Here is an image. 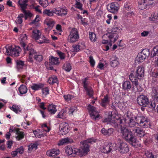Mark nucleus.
Returning a JSON list of instances; mask_svg holds the SVG:
<instances>
[{"mask_svg": "<svg viewBox=\"0 0 158 158\" xmlns=\"http://www.w3.org/2000/svg\"><path fill=\"white\" fill-rule=\"evenodd\" d=\"M135 118V121L133 117L127 115L126 117L123 118L122 119L120 118L115 119L112 118L111 115H109L107 118L103 120L102 122L108 123V124L115 128L118 127V125L122 123L130 127H135L137 123L139 124L140 126L143 128L148 127L149 123L147 119L143 116H136Z\"/></svg>", "mask_w": 158, "mask_h": 158, "instance_id": "f257e3e1", "label": "nucleus"}, {"mask_svg": "<svg viewBox=\"0 0 158 158\" xmlns=\"http://www.w3.org/2000/svg\"><path fill=\"white\" fill-rule=\"evenodd\" d=\"M121 133L122 138L132 146L135 148L140 146V142L135 137L130 129L121 125Z\"/></svg>", "mask_w": 158, "mask_h": 158, "instance_id": "f03ea898", "label": "nucleus"}, {"mask_svg": "<svg viewBox=\"0 0 158 158\" xmlns=\"http://www.w3.org/2000/svg\"><path fill=\"white\" fill-rule=\"evenodd\" d=\"M65 153L68 156L71 155L73 156H75L76 155L81 156H85L81 148V149H78L68 146L65 147Z\"/></svg>", "mask_w": 158, "mask_h": 158, "instance_id": "7ed1b4c3", "label": "nucleus"}, {"mask_svg": "<svg viewBox=\"0 0 158 158\" xmlns=\"http://www.w3.org/2000/svg\"><path fill=\"white\" fill-rule=\"evenodd\" d=\"M133 72L132 73L131 72V73L129 75V78H137L138 79H141L144 76V69L141 67L139 66L138 67V69L136 71L134 74H133Z\"/></svg>", "mask_w": 158, "mask_h": 158, "instance_id": "20e7f679", "label": "nucleus"}, {"mask_svg": "<svg viewBox=\"0 0 158 158\" xmlns=\"http://www.w3.org/2000/svg\"><path fill=\"white\" fill-rule=\"evenodd\" d=\"M79 38L78 32L76 29L73 28L68 37L69 41L70 43L76 42Z\"/></svg>", "mask_w": 158, "mask_h": 158, "instance_id": "39448f33", "label": "nucleus"}, {"mask_svg": "<svg viewBox=\"0 0 158 158\" xmlns=\"http://www.w3.org/2000/svg\"><path fill=\"white\" fill-rule=\"evenodd\" d=\"M137 100L138 104L143 107H147V104L149 102V99L147 97L143 95L139 96Z\"/></svg>", "mask_w": 158, "mask_h": 158, "instance_id": "423d86ee", "label": "nucleus"}, {"mask_svg": "<svg viewBox=\"0 0 158 158\" xmlns=\"http://www.w3.org/2000/svg\"><path fill=\"white\" fill-rule=\"evenodd\" d=\"M5 48L7 55L14 56H19V51L16 49V48H13L12 46H6L5 47Z\"/></svg>", "mask_w": 158, "mask_h": 158, "instance_id": "0eeeda50", "label": "nucleus"}, {"mask_svg": "<svg viewBox=\"0 0 158 158\" xmlns=\"http://www.w3.org/2000/svg\"><path fill=\"white\" fill-rule=\"evenodd\" d=\"M95 142V141L94 140L92 139H90L85 141V142L83 143L81 147V148L85 155L87 154V153L89 150V146L88 143H92Z\"/></svg>", "mask_w": 158, "mask_h": 158, "instance_id": "6e6552de", "label": "nucleus"}, {"mask_svg": "<svg viewBox=\"0 0 158 158\" xmlns=\"http://www.w3.org/2000/svg\"><path fill=\"white\" fill-rule=\"evenodd\" d=\"M88 109L89 110V114L95 120L97 119L100 116L98 114V111L96 110V108L94 106L89 105L88 107Z\"/></svg>", "mask_w": 158, "mask_h": 158, "instance_id": "1a4fd4ad", "label": "nucleus"}, {"mask_svg": "<svg viewBox=\"0 0 158 158\" xmlns=\"http://www.w3.org/2000/svg\"><path fill=\"white\" fill-rule=\"evenodd\" d=\"M87 78H86L82 80L83 86L87 94L90 97H92L93 95V90L91 87L88 85V82L86 81Z\"/></svg>", "mask_w": 158, "mask_h": 158, "instance_id": "9d476101", "label": "nucleus"}, {"mask_svg": "<svg viewBox=\"0 0 158 158\" xmlns=\"http://www.w3.org/2000/svg\"><path fill=\"white\" fill-rule=\"evenodd\" d=\"M119 9V5L116 2L111 3L107 6L108 11L114 14L117 13Z\"/></svg>", "mask_w": 158, "mask_h": 158, "instance_id": "9b49d317", "label": "nucleus"}, {"mask_svg": "<svg viewBox=\"0 0 158 158\" xmlns=\"http://www.w3.org/2000/svg\"><path fill=\"white\" fill-rule=\"evenodd\" d=\"M69 125L66 123L60 124V125L59 134L60 135H63L67 133L69 131Z\"/></svg>", "mask_w": 158, "mask_h": 158, "instance_id": "f8f14e48", "label": "nucleus"}, {"mask_svg": "<svg viewBox=\"0 0 158 158\" xmlns=\"http://www.w3.org/2000/svg\"><path fill=\"white\" fill-rule=\"evenodd\" d=\"M26 43H22V47L23 48L24 50V53H27V51H29L30 56L37 53L36 51L31 47V45H30V46L29 45H28L26 47Z\"/></svg>", "mask_w": 158, "mask_h": 158, "instance_id": "ddd939ff", "label": "nucleus"}, {"mask_svg": "<svg viewBox=\"0 0 158 158\" xmlns=\"http://www.w3.org/2000/svg\"><path fill=\"white\" fill-rule=\"evenodd\" d=\"M106 36H107L110 39V46H111L112 45L111 43L112 42L111 39L113 38L114 36H115L114 39V40L113 42L114 43L117 40L119 36L118 34L114 32L111 34L109 33L105 34L103 36V37L105 38Z\"/></svg>", "mask_w": 158, "mask_h": 158, "instance_id": "4468645a", "label": "nucleus"}, {"mask_svg": "<svg viewBox=\"0 0 158 158\" xmlns=\"http://www.w3.org/2000/svg\"><path fill=\"white\" fill-rule=\"evenodd\" d=\"M118 150L121 153H126L128 152L129 148L128 145L125 143L119 145Z\"/></svg>", "mask_w": 158, "mask_h": 158, "instance_id": "2eb2a0df", "label": "nucleus"}, {"mask_svg": "<svg viewBox=\"0 0 158 158\" xmlns=\"http://www.w3.org/2000/svg\"><path fill=\"white\" fill-rule=\"evenodd\" d=\"M133 131H135L134 132L136 133L137 135L140 137H143L148 134L141 128L135 127Z\"/></svg>", "mask_w": 158, "mask_h": 158, "instance_id": "dca6fc26", "label": "nucleus"}, {"mask_svg": "<svg viewBox=\"0 0 158 158\" xmlns=\"http://www.w3.org/2000/svg\"><path fill=\"white\" fill-rule=\"evenodd\" d=\"M59 154V150H57L56 149L48 151L46 152V154L49 156H56Z\"/></svg>", "mask_w": 158, "mask_h": 158, "instance_id": "f3484780", "label": "nucleus"}, {"mask_svg": "<svg viewBox=\"0 0 158 158\" xmlns=\"http://www.w3.org/2000/svg\"><path fill=\"white\" fill-rule=\"evenodd\" d=\"M102 133L105 135H110L113 133V129L110 128L106 129L104 128H102L101 131Z\"/></svg>", "mask_w": 158, "mask_h": 158, "instance_id": "a211bd4d", "label": "nucleus"}, {"mask_svg": "<svg viewBox=\"0 0 158 158\" xmlns=\"http://www.w3.org/2000/svg\"><path fill=\"white\" fill-rule=\"evenodd\" d=\"M41 35V33L40 31L35 29L33 31L32 37L35 40H38L40 37Z\"/></svg>", "mask_w": 158, "mask_h": 158, "instance_id": "6ab92c4d", "label": "nucleus"}, {"mask_svg": "<svg viewBox=\"0 0 158 158\" xmlns=\"http://www.w3.org/2000/svg\"><path fill=\"white\" fill-rule=\"evenodd\" d=\"M15 131L16 134L17 135L16 138L18 140H20L24 138V132L20 131L19 128L17 130Z\"/></svg>", "mask_w": 158, "mask_h": 158, "instance_id": "aec40b11", "label": "nucleus"}, {"mask_svg": "<svg viewBox=\"0 0 158 158\" xmlns=\"http://www.w3.org/2000/svg\"><path fill=\"white\" fill-rule=\"evenodd\" d=\"M73 142V140L72 139L67 137L61 140L58 143L59 145H62L64 143H71Z\"/></svg>", "mask_w": 158, "mask_h": 158, "instance_id": "412c9836", "label": "nucleus"}, {"mask_svg": "<svg viewBox=\"0 0 158 158\" xmlns=\"http://www.w3.org/2000/svg\"><path fill=\"white\" fill-rule=\"evenodd\" d=\"M109 102V100L108 99V96L107 95L104 96L103 98L102 99L101 105L103 107H105L107 104Z\"/></svg>", "mask_w": 158, "mask_h": 158, "instance_id": "4be33fe9", "label": "nucleus"}, {"mask_svg": "<svg viewBox=\"0 0 158 158\" xmlns=\"http://www.w3.org/2000/svg\"><path fill=\"white\" fill-rule=\"evenodd\" d=\"M132 86L131 83L128 81H125L123 84V88L124 89L128 90L130 89Z\"/></svg>", "mask_w": 158, "mask_h": 158, "instance_id": "5701e85b", "label": "nucleus"}, {"mask_svg": "<svg viewBox=\"0 0 158 158\" xmlns=\"http://www.w3.org/2000/svg\"><path fill=\"white\" fill-rule=\"evenodd\" d=\"M28 1V0H19L18 3L20 6L21 9L27 8V5L26 3Z\"/></svg>", "mask_w": 158, "mask_h": 158, "instance_id": "b1692460", "label": "nucleus"}, {"mask_svg": "<svg viewBox=\"0 0 158 158\" xmlns=\"http://www.w3.org/2000/svg\"><path fill=\"white\" fill-rule=\"evenodd\" d=\"M18 90L20 93L21 94H23L27 93V87L25 85H22L19 87Z\"/></svg>", "mask_w": 158, "mask_h": 158, "instance_id": "393cba45", "label": "nucleus"}, {"mask_svg": "<svg viewBox=\"0 0 158 158\" xmlns=\"http://www.w3.org/2000/svg\"><path fill=\"white\" fill-rule=\"evenodd\" d=\"M58 58L54 57L52 56H50L49 63L52 65H56L58 63Z\"/></svg>", "mask_w": 158, "mask_h": 158, "instance_id": "a878e982", "label": "nucleus"}, {"mask_svg": "<svg viewBox=\"0 0 158 158\" xmlns=\"http://www.w3.org/2000/svg\"><path fill=\"white\" fill-rule=\"evenodd\" d=\"M146 2L145 0H141L139 2V9L141 10H143L146 8V6L147 4H145V3Z\"/></svg>", "mask_w": 158, "mask_h": 158, "instance_id": "bb28decb", "label": "nucleus"}, {"mask_svg": "<svg viewBox=\"0 0 158 158\" xmlns=\"http://www.w3.org/2000/svg\"><path fill=\"white\" fill-rule=\"evenodd\" d=\"M112 150V149L110 148V145H108L104 146L103 148L101 149V152L105 153H108Z\"/></svg>", "mask_w": 158, "mask_h": 158, "instance_id": "cd10ccee", "label": "nucleus"}, {"mask_svg": "<svg viewBox=\"0 0 158 158\" xmlns=\"http://www.w3.org/2000/svg\"><path fill=\"white\" fill-rule=\"evenodd\" d=\"M56 107L55 105H50L48 108V110L51 114H54L56 111Z\"/></svg>", "mask_w": 158, "mask_h": 158, "instance_id": "c85d7f7f", "label": "nucleus"}, {"mask_svg": "<svg viewBox=\"0 0 158 158\" xmlns=\"http://www.w3.org/2000/svg\"><path fill=\"white\" fill-rule=\"evenodd\" d=\"M146 56H144L140 52L139 54L136 58V60L139 62H141L145 59Z\"/></svg>", "mask_w": 158, "mask_h": 158, "instance_id": "c756f323", "label": "nucleus"}, {"mask_svg": "<svg viewBox=\"0 0 158 158\" xmlns=\"http://www.w3.org/2000/svg\"><path fill=\"white\" fill-rule=\"evenodd\" d=\"M16 67L19 70L20 69H22L24 65V62L19 60H17L16 61Z\"/></svg>", "mask_w": 158, "mask_h": 158, "instance_id": "7c9ffc66", "label": "nucleus"}, {"mask_svg": "<svg viewBox=\"0 0 158 158\" xmlns=\"http://www.w3.org/2000/svg\"><path fill=\"white\" fill-rule=\"evenodd\" d=\"M63 69L66 71L69 72L72 69V68L71 66L69 63H66L64 64L63 66Z\"/></svg>", "mask_w": 158, "mask_h": 158, "instance_id": "2f4dec72", "label": "nucleus"}, {"mask_svg": "<svg viewBox=\"0 0 158 158\" xmlns=\"http://www.w3.org/2000/svg\"><path fill=\"white\" fill-rule=\"evenodd\" d=\"M44 85L42 84H33L31 86L32 89L34 90H37L40 89L44 87Z\"/></svg>", "mask_w": 158, "mask_h": 158, "instance_id": "473e14b6", "label": "nucleus"}, {"mask_svg": "<svg viewBox=\"0 0 158 158\" xmlns=\"http://www.w3.org/2000/svg\"><path fill=\"white\" fill-rule=\"evenodd\" d=\"M147 104V106L152 109V110L155 109L156 105L155 101H152L150 102L149 101L148 103Z\"/></svg>", "mask_w": 158, "mask_h": 158, "instance_id": "72a5a7b5", "label": "nucleus"}, {"mask_svg": "<svg viewBox=\"0 0 158 158\" xmlns=\"http://www.w3.org/2000/svg\"><path fill=\"white\" fill-rule=\"evenodd\" d=\"M55 13V11H50L49 10L45 9L43 11V14L44 15H47L49 16H52Z\"/></svg>", "mask_w": 158, "mask_h": 158, "instance_id": "f704fd0d", "label": "nucleus"}, {"mask_svg": "<svg viewBox=\"0 0 158 158\" xmlns=\"http://www.w3.org/2000/svg\"><path fill=\"white\" fill-rule=\"evenodd\" d=\"M89 38L90 40L93 42L96 41V35L93 32H89Z\"/></svg>", "mask_w": 158, "mask_h": 158, "instance_id": "c9c22d12", "label": "nucleus"}, {"mask_svg": "<svg viewBox=\"0 0 158 158\" xmlns=\"http://www.w3.org/2000/svg\"><path fill=\"white\" fill-rule=\"evenodd\" d=\"M141 53L142 54L146 56V57H148L150 55L149 49L146 48L143 49Z\"/></svg>", "mask_w": 158, "mask_h": 158, "instance_id": "e433bc0d", "label": "nucleus"}, {"mask_svg": "<svg viewBox=\"0 0 158 158\" xmlns=\"http://www.w3.org/2000/svg\"><path fill=\"white\" fill-rule=\"evenodd\" d=\"M110 64L111 66L114 67L117 66L119 64V62L117 59H114L110 62Z\"/></svg>", "mask_w": 158, "mask_h": 158, "instance_id": "4c0bfd02", "label": "nucleus"}, {"mask_svg": "<svg viewBox=\"0 0 158 158\" xmlns=\"http://www.w3.org/2000/svg\"><path fill=\"white\" fill-rule=\"evenodd\" d=\"M34 59L38 62L41 61L43 59V57L41 55H35L34 56Z\"/></svg>", "mask_w": 158, "mask_h": 158, "instance_id": "58836bf2", "label": "nucleus"}, {"mask_svg": "<svg viewBox=\"0 0 158 158\" xmlns=\"http://www.w3.org/2000/svg\"><path fill=\"white\" fill-rule=\"evenodd\" d=\"M40 4L43 7H46L48 5V2L47 0L42 1V2H39Z\"/></svg>", "mask_w": 158, "mask_h": 158, "instance_id": "ea45409f", "label": "nucleus"}, {"mask_svg": "<svg viewBox=\"0 0 158 158\" xmlns=\"http://www.w3.org/2000/svg\"><path fill=\"white\" fill-rule=\"evenodd\" d=\"M26 8H24V9H21L22 10L25 14L26 17H31L32 16V14L29 12H27L25 9Z\"/></svg>", "mask_w": 158, "mask_h": 158, "instance_id": "a19ab883", "label": "nucleus"}, {"mask_svg": "<svg viewBox=\"0 0 158 158\" xmlns=\"http://www.w3.org/2000/svg\"><path fill=\"white\" fill-rule=\"evenodd\" d=\"M154 53H153L152 57H154L158 55V45L155 47L153 49Z\"/></svg>", "mask_w": 158, "mask_h": 158, "instance_id": "79ce46f5", "label": "nucleus"}, {"mask_svg": "<svg viewBox=\"0 0 158 158\" xmlns=\"http://www.w3.org/2000/svg\"><path fill=\"white\" fill-rule=\"evenodd\" d=\"M80 46L78 45H73V52H78L80 49Z\"/></svg>", "mask_w": 158, "mask_h": 158, "instance_id": "37998d69", "label": "nucleus"}, {"mask_svg": "<svg viewBox=\"0 0 158 158\" xmlns=\"http://www.w3.org/2000/svg\"><path fill=\"white\" fill-rule=\"evenodd\" d=\"M56 52L59 55L60 58L61 59H64L65 57V55L64 53H63L59 50L56 51Z\"/></svg>", "mask_w": 158, "mask_h": 158, "instance_id": "c03bdc74", "label": "nucleus"}, {"mask_svg": "<svg viewBox=\"0 0 158 158\" xmlns=\"http://www.w3.org/2000/svg\"><path fill=\"white\" fill-rule=\"evenodd\" d=\"M64 97L66 101H70L71 99L73 98V97L70 94H68L67 95H64Z\"/></svg>", "mask_w": 158, "mask_h": 158, "instance_id": "a18cd8bd", "label": "nucleus"}, {"mask_svg": "<svg viewBox=\"0 0 158 158\" xmlns=\"http://www.w3.org/2000/svg\"><path fill=\"white\" fill-rule=\"evenodd\" d=\"M21 37H22L21 38V40L20 41V44L21 46H22V43H25V40H27V36L26 35V34L24 35H21Z\"/></svg>", "mask_w": 158, "mask_h": 158, "instance_id": "49530a36", "label": "nucleus"}, {"mask_svg": "<svg viewBox=\"0 0 158 158\" xmlns=\"http://www.w3.org/2000/svg\"><path fill=\"white\" fill-rule=\"evenodd\" d=\"M145 154L147 157L150 158H157L156 156L153 155L152 152H147Z\"/></svg>", "mask_w": 158, "mask_h": 158, "instance_id": "de8ad7c7", "label": "nucleus"}, {"mask_svg": "<svg viewBox=\"0 0 158 158\" xmlns=\"http://www.w3.org/2000/svg\"><path fill=\"white\" fill-rule=\"evenodd\" d=\"M40 20V15H37L36 16V17L35 19L31 22V23L32 24H35L36 23L38 22Z\"/></svg>", "mask_w": 158, "mask_h": 158, "instance_id": "09e8293b", "label": "nucleus"}, {"mask_svg": "<svg viewBox=\"0 0 158 158\" xmlns=\"http://www.w3.org/2000/svg\"><path fill=\"white\" fill-rule=\"evenodd\" d=\"M137 78H131L130 79L131 80L133 84L135 85V86H137V85H138V83L137 81V80H136Z\"/></svg>", "mask_w": 158, "mask_h": 158, "instance_id": "8fccbe9b", "label": "nucleus"}, {"mask_svg": "<svg viewBox=\"0 0 158 158\" xmlns=\"http://www.w3.org/2000/svg\"><path fill=\"white\" fill-rule=\"evenodd\" d=\"M42 127L45 131L49 132L50 130V128L48 127L46 124H43Z\"/></svg>", "mask_w": 158, "mask_h": 158, "instance_id": "3c124183", "label": "nucleus"}, {"mask_svg": "<svg viewBox=\"0 0 158 158\" xmlns=\"http://www.w3.org/2000/svg\"><path fill=\"white\" fill-rule=\"evenodd\" d=\"M16 151L18 153H19L20 154H22L23 153L24 150L23 147L21 146L19 148H17Z\"/></svg>", "mask_w": 158, "mask_h": 158, "instance_id": "603ef678", "label": "nucleus"}, {"mask_svg": "<svg viewBox=\"0 0 158 158\" xmlns=\"http://www.w3.org/2000/svg\"><path fill=\"white\" fill-rule=\"evenodd\" d=\"M154 91H155L156 94H154L155 95H154V99L155 100L158 101V90L156 88L154 89Z\"/></svg>", "mask_w": 158, "mask_h": 158, "instance_id": "864d4df0", "label": "nucleus"}, {"mask_svg": "<svg viewBox=\"0 0 158 158\" xmlns=\"http://www.w3.org/2000/svg\"><path fill=\"white\" fill-rule=\"evenodd\" d=\"M89 62L90 64L91 65L94 67L95 64V61L93 59V57L92 56H90L89 57Z\"/></svg>", "mask_w": 158, "mask_h": 158, "instance_id": "5fc2aeb1", "label": "nucleus"}, {"mask_svg": "<svg viewBox=\"0 0 158 158\" xmlns=\"http://www.w3.org/2000/svg\"><path fill=\"white\" fill-rule=\"evenodd\" d=\"M42 39L43 40L42 41H40V42H39V43L42 44L43 43H49V40L44 36H43Z\"/></svg>", "mask_w": 158, "mask_h": 158, "instance_id": "6e6d98bb", "label": "nucleus"}, {"mask_svg": "<svg viewBox=\"0 0 158 158\" xmlns=\"http://www.w3.org/2000/svg\"><path fill=\"white\" fill-rule=\"evenodd\" d=\"M10 109L17 113L19 110L18 108L16 106L13 105V106L10 108Z\"/></svg>", "mask_w": 158, "mask_h": 158, "instance_id": "4d7b16f0", "label": "nucleus"}, {"mask_svg": "<svg viewBox=\"0 0 158 158\" xmlns=\"http://www.w3.org/2000/svg\"><path fill=\"white\" fill-rule=\"evenodd\" d=\"M151 20L153 21H155L158 20V13L157 15H153V16L150 18Z\"/></svg>", "mask_w": 158, "mask_h": 158, "instance_id": "13d9d810", "label": "nucleus"}, {"mask_svg": "<svg viewBox=\"0 0 158 158\" xmlns=\"http://www.w3.org/2000/svg\"><path fill=\"white\" fill-rule=\"evenodd\" d=\"M54 21H53L52 20H49L48 21L47 23V24L51 28H52V27L54 26Z\"/></svg>", "mask_w": 158, "mask_h": 158, "instance_id": "bf43d9fd", "label": "nucleus"}, {"mask_svg": "<svg viewBox=\"0 0 158 158\" xmlns=\"http://www.w3.org/2000/svg\"><path fill=\"white\" fill-rule=\"evenodd\" d=\"M67 9H65L61 8L60 10V11L62 12V14L63 16L64 15H65L67 14Z\"/></svg>", "mask_w": 158, "mask_h": 158, "instance_id": "052dcab7", "label": "nucleus"}, {"mask_svg": "<svg viewBox=\"0 0 158 158\" xmlns=\"http://www.w3.org/2000/svg\"><path fill=\"white\" fill-rule=\"evenodd\" d=\"M42 93L43 94L46 95L49 94V89L48 88H45L42 89Z\"/></svg>", "mask_w": 158, "mask_h": 158, "instance_id": "680f3d73", "label": "nucleus"}, {"mask_svg": "<svg viewBox=\"0 0 158 158\" xmlns=\"http://www.w3.org/2000/svg\"><path fill=\"white\" fill-rule=\"evenodd\" d=\"M81 2H76V7L77 8L82 10V5L81 3Z\"/></svg>", "mask_w": 158, "mask_h": 158, "instance_id": "e2e57ef3", "label": "nucleus"}, {"mask_svg": "<svg viewBox=\"0 0 158 158\" xmlns=\"http://www.w3.org/2000/svg\"><path fill=\"white\" fill-rule=\"evenodd\" d=\"M146 2L148 5H152L154 3V1L155 2V0H145Z\"/></svg>", "mask_w": 158, "mask_h": 158, "instance_id": "0e129e2a", "label": "nucleus"}, {"mask_svg": "<svg viewBox=\"0 0 158 158\" xmlns=\"http://www.w3.org/2000/svg\"><path fill=\"white\" fill-rule=\"evenodd\" d=\"M149 33V32L148 31H144L141 33V35L142 36H145L148 35Z\"/></svg>", "mask_w": 158, "mask_h": 158, "instance_id": "69168bd1", "label": "nucleus"}, {"mask_svg": "<svg viewBox=\"0 0 158 158\" xmlns=\"http://www.w3.org/2000/svg\"><path fill=\"white\" fill-rule=\"evenodd\" d=\"M7 144L8 145L7 147L9 148H10L12 145V141L10 140L9 141L7 142Z\"/></svg>", "mask_w": 158, "mask_h": 158, "instance_id": "338daca9", "label": "nucleus"}, {"mask_svg": "<svg viewBox=\"0 0 158 158\" xmlns=\"http://www.w3.org/2000/svg\"><path fill=\"white\" fill-rule=\"evenodd\" d=\"M152 76L155 78H158V70L156 72L153 73Z\"/></svg>", "mask_w": 158, "mask_h": 158, "instance_id": "774afa93", "label": "nucleus"}]
</instances>
